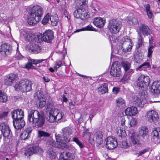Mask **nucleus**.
Masks as SVG:
<instances>
[{"mask_svg":"<svg viewBox=\"0 0 160 160\" xmlns=\"http://www.w3.org/2000/svg\"><path fill=\"white\" fill-rule=\"evenodd\" d=\"M160 122V119L159 118L157 112L153 110H151V127L153 129L151 133L153 136L152 139L160 138V128L158 126Z\"/></svg>","mask_w":160,"mask_h":160,"instance_id":"1","label":"nucleus"},{"mask_svg":"<svg viewBox=\"0 0 160 160\" xmlns=\"http://www.w3.org/2000/svg\"><path fill=\"white\" fill-rule=\"evenodd\" d=\"M45 119V117L42 112H39L37 110H32L28 113V121L38 127H41L44 125Z\"/></svg>","mask_w":160,"mask_h":160,"instance_id":"2","label":"nucleus"},{"mask_svg":"<svg viewBox=\"0 0 160 160\" xmlns=\"http://www.w3.org/2000/svg\"><path fill=\"white\" fill-rule=\"evenodd\" d=\"M43 14V10L39 6H33L30 10L28 22L30 25H34L40 21Z\"/></svg>","mask_w":160,"mask_h":160,"instance_id":"3","label":"nucleus"},{"mask_svg":"<svg viewBox=\"0 0 160 160\" xmlns=\"http://www.w3.org/2000/svg\"><path fill=\"white\" fill-rule=\"evenodd\" d=\"M148 130L147 127L144 126L140 127L138 129V135L134 132L131 134L130 139L131 142L135 146L139 145V141L138 137H142L144 138L148 135Z\"/></svg>","mask_w":160,"mask_h":160,"instance_id":"4","label":"nucleus"},{"mask_svg":"<svg viewBox=\"0 0 160 160\" xmlns=\"http://www.w3.org/2000/svg\"><path fill=\"white\" fill-rule=\"evenodd\" d=\"M62 135L59 134L55 135L57 142L61 143V142H68L70 141V136L72 134L71 129L68 127H66L62 129L61 131Z\"/></svg>","mask_w":160,"mask_h":160,"instance_id":"5","label":"nucleus"},{"mask_svg":"<svg viewBox=\"0 0 160 160\" xmlns=\"http://www.w3.org/2000/svg\"><path fill=\"white\" fill-rule=\"evenodd\" d=\"M32 83L28 80H22L18 83H17L14 86L15 90L17 91H21L22 92H28L32 89Z\"/></svg>","mask_w":160,"mask_h":160,"instance_id":"6","label":"nucleus"},{"mask_svg":"<svg viewBox=\"0 0 160 160\" xmlns=\"http://www.w3.org/2000/svg\"><path fill=\"white\" fill-rule=\"evenodd\" d=\"M150 82L149 78L148 76L142 75L138 78L137 81V88L140 90L143 91L148 86Z\"/></svg>","mask_w":160,"mask_h":160,"instance_id":"7","label":"nucleus"},{"mask_svg":"<svg viewBox=\"0 0 160 160\" xmlns=\"http://www.w3.org/2000/svg\"><path fill=\"white\" fill-rule=\"evenodd\" d=\"M121 41L122 44L121 48L124 52H127L131 50L133 44L129 37L126 36L123 37Z\"/></svg>","mask_w":160,"mask_h":160,"instance_id":"8","label":"nucleus"},{"mask_svg":"<svg viewBox=\"0 0 160 160\" xmlns=\"http://www.w3.org/2000/svg\"><path fill=\"white\" fill-rule=\"evenodd\" d=\"M121 27L122 24L120 22L113 19L110 21L108 28L112 34H115L119 32Z\"/></svg>","mask_w":160,"mask_h":160,"instance_id":"9","label":"nucleus"},{"mask_svg":"<svg viewBox=\"0 0 160 160\" xmlns=\"http://www.w3.org/2000/svg\"><path fill=\"white\" fill-rule=\"evenodd\" d=\"M102 135L101 132L98 131L95 133L90 138L89 142L92 144L96 143L97 146H99L102 143L103 140Z\"/></svg>","mask_w":160,"mask_h":160,"instance_id":"10","label":"nucleus"},{"mask_svg":"<svg viewBox=\"0 0 160 160\" xmlns=\"http://www.w3.org/2000/svg\"><path fill=\"white\" fill-rule=\"evenodd\" d=\"M43 152V149L38 145H34L27 149L24 152L25 155L29 157L33 154H40Z\"/></svg>","mask_w":160,"mask_h":160,"instance_id":"11","label":"nucleus"},{"mask_svg":"<svg viewBox=\"0 0 160 160\" xmlns=\"http://www.w3.org/2000/svg\"><path fill=\"white\" fill-rule=\"evenodd\" d=\"M43 95L42 92L38 91L35 93L34 97L37 98L36 103L38 107L42 108L45 106L46 104V99L43 98Z\"/></svg>","mask_w":160,"mask_h":160,"instance_id":"12","label":"nucleus"},{"mask_svg":"<svg viewBox=\"0 0 160 160\" xmlns=\"http://www.w3.org/2000/svg\"><path fill=\"white\" fill-rule=\"evenodd\" d=\"M151 92L155 97H158L160 93V81L154 82L151 86Z\"/></svg>","mask_w":160,"mask_h":160,"instance_id":"13","label":"nucleus"},{"mask_svg":"<svg viewBox=\"0 0 160 160\" xmlns=\"http://www.w3.org/2000/svg\"><path fill=\"white\" fill-rule=\"evenodd\" d=\"M54 106L52 104L49 102L47 104L46 109L47 113L49 112V116L46 118V119L50 122H53L56 121L55 116L53 114L52 110H53Z\"/></svg>","mask_w":160,"mask_h":160,"instance_id":"14","label":"nucleus"},{"mask_svg":"<svg viewBox=\"0 0 160 160\" xmlns=\"http://www.w3.org/2000/svg\"><path fill=\"white\" fill-rule=\"evenodd\" d=\"M106 148L109 149H113L117 147L118 143L116 139L112 137H108L106 140Z\"/></svg>","mask_w":160,"mask_h":160,"instance_id":"15","label":"nucleus"},{"mask_svg":"<svg viewBox=\"0 0 160 160\" xmlns=\"http://www.w3.org/2000/svg\"><path fill=\"white\" fill-rule=\"evenodd\" d=\"M110 73L114 77H120L122 74L121 66L117 64H112L111 66Z\"/></svg>","mask_w":160,"mask_h":160,"instance_id":"16","label":"nucleus"},{"mask_svg":"<svg viewBox=\"0 0 160 160\" xmlns=\"http://www.w3.org/2000/svg\"><path fill=\"white\" fill-rule=\"evenodd\" d=\"M75 156L74 153L69 152H63L59 153V160H74Z\"/></svg>","mask_w":160,"mask_h":160,"instance_id":"17","label":"nucleus"},{"mask_svg":"<svg viewBox=\"0 0 160 160\" xmlns=\"http://www.w3.org/2000/svg\"><path fill=\"white\" fill-rule=\"evenodd\" d=\"M17 76L14 74L11 73L5 76L4 78V83L7 86H11L14 82Z\"/></svg>","mask_w":160,"mask_h":160,"instance_id":"18","label":"nucleus"},{"mask_svg":"<svg viewBox=\"0 0 160 160\" xmlns=\"http://www.w3.org/2000/svg\"><path fill=\"white\" fill-rule=\"evenodd\" d=\"M43 41L50 42L54 38L53 33L51 30H46L42 34Z\"/></svg>","mask_w":160,"mask_h":160,"instance_id":"19","label":"nucleus"},{"mask_svg":"<svg viewBox=\"0 0 160 160\" xmlns=\"http://www.w3.org/2000/svg\"><path fill=\"white\" fill-rule=\"evenodd\" d=\"M11 114L13 120L23 119L24 117V112L21 109L14 110Z\"/></svg>","mask_w":160,"mask_h":160,"instance_id":"20","label":"nucleus"},{"mask_svg":"<svg viewBox=\"0 0 160 160\" xmlns=\"http://www.w3.org/2000/svg\"><path fill=\"white\" fill-rule=\"evenodd\" d=\"M1 133L5 138H8L10 135V131L9 127L5 123H2L1 125Z\"/></svg>","mask_w":160,"mask_h":160,"instance_id":"21","label":"nucleus"},{"mask_svg":"<svg viewBox=\"0 0 160 160\" xmlns=\"http://www.w3.org/2000/svg\"><path fill=\"white\" fill-rule=\"evenodd\" d=\"M13 123L14 127L17 129H21L25 124V122L22 119L13 120Z\"/></svg>","mask_w":160,"mask_h":160,"instance_id":"22","label":"nucleus"},{"mask_svg":"<svg viewBox=\"0 0 160 160\" xmlns=\"http://www.w3.org/2000/svg\"><path fill=\"white\" fill-rule=\"evenodd\" d=\"M105 23V19L100 17L94 18L93 21L94 24L99 28L103 27Z\"/></svg>","mask_w":160,"mask_h":160,"instance_id":"23","label":"nucleus"},{"mask_svg":"<svg viewBox=\"0 0 160 160\" xmlns=\"http://www.w3.org/2000/svg\"><path fill=\"white\" fill-rule=\"evenodd\" d=\"M66 142H61V146L59 147V149H63L66 148L67 150L71 152H72L71 153L74 154L76 152V150L75 148L73 146L70 144H67L66 143Z\"/></svg>","mask_w":160,"mask_h":160,"instance_id":"24","label":"nucleus"},{"mask_svg":"<svg viewBox=\"0 0 160 160\" xmlns=\"http://www.w3.org/2000/svg\"><path fill=\"white\" fill-rule=\"evenodd\" d=\"M125 114L130 116H135L138 112L137 108L135 107H131L128 108L125 111Z\"/></svg>","mask_w":160,"mask_h":160,"instance_id":"25","label":"nucleus"},{"mask_svg":"<svg viewBox=\"0 0 160 160\" xmlns=\"http://www.w3.org/2000/svg\"><path fill=\"white\" fill-rule=\"evenodd\" d=\"M47 59H29V62L26 64L25 68L27 69H30L32 66V64L36 65L46 60Z\"/></svg>","mask_w":160,"mask_h":160,"instance_id":"26","label":"nucleus"},{"mask_svg":"<svg viewBox=\"0 0 160 160\" xmlns=\"http://www.w3.org/2000/svg\"><path fill=\"white\" fill-rule=\"evenodd\" d=\"M32 128L30 127L27 128L22 133L21 138L22 140H26L28 139L30 137Z\"/></svg>","mask_w":160,"mask_h":160,"instance_id":"27","label":"nucleus"},{"mask_svg":"<svg viewBox=\"0 0 160 160\" xmlns=\"http://www.w3.org/2000/svg\"><path fill=\"white\" fill-rule=\"evenodd\" d=\"M140 32L144 36H148L150 34L149 31V28L148 27L144 24H142L139 27Z\"/></svg>","mask_w":160,"mask_h":160,"instance_id":"28","label":"nucleus"},{"mask_svg":"<svg viewBox=\"0 0 160 160\" xmlns=\"http://www.w3.org/2000/svg\"><path fill=\"white\" fill-rule=\"evenodd\" d=\"M30 49L34 54H38L41 52L40 47L36 44L32 43L30 45Z\"/></svg>","mask_w":160,"mask_h":160,"instance_id":"29","label":"nucleus"},{"mask_svg":"<svg viewBox=\"0 0 160 160\" xmlns=\"http://www.w3.org/2000/svg\"><path fill=\"white\" fill-rule=\"evenodd\" d=\"M52 112L53 114L55 116L56 120H57L58 121L61 120L64 116L63 113L58 109L53 108Z\"/></svg>","mask_w":160,"mask_h":160,"instance_id":"30","label":"nucleus"},{"mask_svg":"<svg viewBox=\"0 0 160 160\" xmlns=\"http://www.w3.org/2000/svg\"><path fill=\"white\" fill-rule=\"evenodd\" d=\"M31 38V40L32 42L40 43L43 41L42 35L41 33H38L36 35H32Z\"/></svg>","mask_w":160,"mask_h":160,"instance_id":"31","label":"nucleus"},{"mask_svg":"<svg viewBox=\"0 0 160 160\" xmlns=\"http://www.w3.org/2000/svg\"><path fill=\"white\" fill-rule=\"evenodd\" d=\"M88 2L86 0H76V8H85Z\"/></svg>","mask_w":160,"mask_h":160,"instance_id":"32","label":"nucleus"},{"mask_svg":"<svg viewBox=\"0 0 160 160\" xmlns=\"http://www.w3.org/2000/svg\"><path fill=\"white\" fill-rule=\"evenodd\" d=\"M116 105L120 108H123L125 106V101L122 98H119L116 100Z\"/></svg>","mask_w":160,"mask_h":160,"instance_id":"33","label":"nucleus"},{"mask_svg":"<svg viewBox=\"0 0 160 160\" xmlns=\"http://www.w3.org/2000/svg\"><path fill=\"white\" fill-rule=\"evenodd\" d=\"M108 84L106 83L102 84L98 88V91L100 92L102 94L106 93L108 91Z\"/></svg>","mask_w":160,"mask_h":160,"instance_id":"34","label":"nucleus"},{"mask_svg":"<svg viewBox=\"0 0 160 160\" xmlns=\"http://www.w3.org/2000/svg\"><path fill=\"white\" fill-rule=\"evenodd\" d=\"M125 71V73L123 78L125 80H126L130 78L131 74L134 72V71L133 70L129 68Z\"/></svg>","mask_w":160,"mask_h":160,"instance_id":"35","label":"nucleus"},{"mask_svg":"<svg viewBox=\"0 0 160 160\" xmlns=\"http://www.w3.org/2000/svg\"><path fill=\"white\" fill-rule=\"evenodd\" d=\"M47 144L50 145L51 146L55 147H57L59 148V146L61 145V143H56L52 139H49L47 140Z\"/></svg>","mask_w":160,"mask_h":160,"instance_id":"36","label":"nucleus"},{"mask_svg":"<svg viewBox=\"0 0 160 160\" xmlns=\"http://www.w3.org/2000/svg\"><path fill=\"white\" fill-rule=\"evenodd\" d=\"M133 100L136 105L141 107L143 106V104L142 103L141 100L137 96H134L133 97Z\"/></svg>","mask_w":160,"mask_h":160,"instance_id":"37","label":"nucleus"},{"mask_svg":"<svg viewBox=\"0 0 160 160\" xmlns=\"http://www.w3.org/2000/svg\"><path fill=\"white\" fill-rule=\"evenodd\" d=\"M10 46L6 43H3L1 45L0 52L2 53V52H4V54H6L7 52H9V50Z\"/></svg>","mask_w":160,"mask_h":160,"instance_id":"38","label":"nucleus"},{"mask_svg":"<svg viewBox=\"0 0 160 160\" xmlns=\"http://www.w3.org/2000/svg\"><path fill=\"white\" fill-rule=\"evenodd\" d=\"M150 64L148 62H145L141 65H140L136 69L137 71H141L142 70H145V69L149 67Z\"/></svg>","mask_w":160,"mask_h":160,"instance_id":"39","label":"nucleus"},{"mask_svg":"<svg viewBox=\"0 0 160 160\" xmlns=\"http://www.w3.org/2000/svg\"><path fill=\"white\" fill-rule=\"evenodd\" d=\"M76 10L75 11L73 14L75 17L79 18L81 17L82 8H76Z\"/></svg>","mask_w":160,"mask_h":160,"instance_id":"40","label":"nucleus"},{"mask_svg":"<svg viewBox=\"0 0 160 160\" xmlns=\"http://www.w3.org/2000/svg\"><path fill=\"white\" fill-rule=\"evenodd\" d=\"M72 141L75 142L81 148H83L84 147L83 143L81 142L77 137H74L72 139Z\"/></svg>","mask_w":160,"mask_h":160,"instance_id":"41","label":"nucleus"},{"mask_svg":"<svg viewBox=\"0 0 160 160\" xmlns=\"http://www.w3.org/2000/svg\"><path fill=\"white\" fill-rule=\"evenodd\" d=\"M128 19L129 21V23L132 25L137 24L138 23V21L137 18L134 17H128Z\"/></svg>","mask_w":160,"mask_h":160,"instance_id":"42","label":"nucleus"},{"mask_svg":"<svg viewBox=\"0 0 160 160\" xmlns=\"http://www.w3.org/2000/svg\"><path fill=\"white\" fill-rule=\"evenodd\" d=\"M95 29L93 28L92 26L91 25H89L86 27H85L84 28L78 29L75 32H78L80 31L83 30H88V31H95Z\"/></svg>","mask_w":160,"mask_h":160,"instance_id":"43","label":"nucleus"},{"mask_svg":"<svg viewBox=\"0 0 160 160\" xmlns=\"http://www.w3.org/2000/svg\"><path fill=\"white\" fill-rule=\"evenodd\" d=\"M48 157L51 159H54L55 158V153L53 151L52 148H50L47 152Z\"/></svg>","mask_w":160,"mask_h":160,"instance_id":"44","label":"nucleus"},{"mask_svg":"<svg viewBox=\"0 0 160 160\" xmlns=\"http://www.w3.org/2000/svg\"><path fill=\"white\" fill-rule=\"evenodd\" d=\"M38 136L40 137H47L50 136V134L48 132L42 131H38Z\"/></svg>","mask_w":160,"mask_h":160,"instance_id":"45","label":"nucleus"},{"mask_svg":"<svg viewBox=\"0 0 160 160\" xmlns=\"http://www.w3.org/2000/svg\"><path fill=\"white\" fill-rule=\"evenodd\" d=\"M82 137L84 138L87 139H89V140H90V138L91 137V132L88 129L84 130L82 132Z\"/></svg>","mask_w":160,"mask_h":160,"instance_id":"46","label":"nucleus"},{"mask_svg":"<svg viewBox=\"0 0 160 160\" xmlns=\"http://www.w3.org/2000/svg\"><path fill=\"white\" fill-rule=\"evenodd\" d=\"M121 65L124 68V70H127V69L130 68L131 67L130 63L127 61H123L121 62Z\"/></svg>","mask_w":160,"mask_h":160,"instance_id":"47","label":"nucleus"},{"mask_svg":"<svg viewBox=\"0 0 160 160\" xmlns=\"http://www.w3.org/2000/svg\"><path fill=\"white\" fill-rule=\"evenodd\" d=\"M49 19L52 26H56L57 25L58 21L56 17L51 16L50 18L49 17Z\"/></svg>","mask_w":160,"mask_h":160,"instance_id":"48","label":"nucleus"},{"mask_svg":"<svg viewBox=\"0 0 160 160\" xmlns=\"http://www.w3.org/2000/svg\"><path fill=\"white\" fill-rule=\"evenodd\" d=\"M117 133L118 136L121 138L125 137L126 135V132L124 130L120 128L117 131Z\"/></svg>","mask_w":160,"mask_h":160,"instance_id":"49","label":"nucleus"},{"mask_svg":"<svg viewBox=\"0 0 160 160\" xmlns=\"http://www.w3.org/2000/svg\"><path fill=\"white\" fill-rule=\"evenodd\" d=\"M137 123V119L133 117L129 121L128 124L129 127H133L135 126Z\"/></svg>","mask_w":160,"mask_h":160,"instance_id":"50","label":"nucleus"},{"mask_svg":"<svg viewBox=\"0 0 160 160\" xmlns=\"http://www.w3.org/2000/svg\"><path fill=\"white\" fill-rule=\"evenodd\" d=\"M85 8H82V12L81 13V16L80 18L82 19L84 18H87L88 17V12Z\"/></svg>","mask_w":160,"mask_h":160,"instance_id":"51","label":"nucleus"},{"mask_svg":"<svg viewBox=\"0 0 160 160\" xmlns=\"http://www.w3.org/2000/svg\"><path fill=\"white\" fill-rule=\"evenodd\" d=\"M7 100V96L0 91V101L2 102H5Z\"/></svg>","mask_w":160,"mask_h":160,"instance_id":"52","label":"nucleus"},{"mask_svg":"<svg viewBox=\"0 0 160 160\" xmlns=\"http://www.w3.org/2000/svg\"><path fill=\"white\" fill-rule=\"evenodd\" d=\"M49 15L48 14H47L44 18L42 20V22L43 25L46 24L49 21Z\"/></svg>","mask_w":160,"mask_h":160,"instance_id":"53","label":"nucleus"},{"mask_svg":"<svg viewBox=\"0 0 160 160\" xmlns=\"http://www.w3.org/2000/svg\"><path fill=\"white\" fill-rule=\"evenodd\" d=\"M135 59V61L137 62H140L142 59V55H138V54H136L134 55Z\"/></svg>","mask_w":160,"mask_h":160,"instance_id":"54","label":"nucleus"},{"mask_svg":"<svg viewBox=\"0 0 160 160\" xmlns=\"http://www.w3.org/2000/svg\"><path fill=\"white\" fill-rule=\"evenodd\" d=\"M138 48L140 47L142 44V37L140 33H138Z\"/></svg>","mask_w":160,"mask_h":160,"instance_id":"55","label":"nucleus"},{"mask_svg":"<svg viewBox=\"0 0 160 160\" xmlns=\"http://www.w3.org/2000/svg\"><path fill=\"white\" fill-rule=\"evenodd\" d=\"M62 62L61 61H58L56 62L54 67V69L56 70H57L62 65Z\"/></svg>","mask_w":160,"mask_h":160,"instance_id":"56","label":"nucleus"},{"mask_svg":"<svg viewBox=\"0 0 160 160\" xmlns=\"http://www.w3.org/2000/svg\"><path fill=\"white\" fill-rule=\"evenodd\" d=\"M130 138L129 139V140H130ZM129 141L130 142V140H129ZM131 143V144H128L126 142V141H124L122 142V148H128L129 147H130V144H133L132 143Z\"/></svg>","mask_w":160,"mask_h":160,"instance_id":"57","label":"nucleus"},{"mask_svg":"<svg viewBox=\"0 0 160 160\" xmlns=\"http://www.w3.org/2000/svg\"><path fill=\"white\" fill-rule=\"evenodd\" d=\"M145 11L146 12L149 18H150V5L148 4L147 5Z\"/></svg>","mask_w":160,"mask_h":160,"instance_id":"58","label":"nucleus"},{"mask_svg":"<svg viewBox=\"0 0 160 160\" xmlns=\"http://www.w3.org/2000/svg\"><path fill=\"white\" fill-rule=\"evenodd\" d=\"M120 91V88L117 87H115L113 88L112 90V92L113 94L116 95Z\"/></svg>","mask_w":160,"mask_h":160,"instance_id":"59","label":"nucleus"},{"mask_svg":"<svg viewBox=\"0 0 160 160\" xmlns=\"http://www.w3.org/2000/svg\"><path fill=\"white\" fill-rule=\"evenodd\" d=\"M145 120L149 121L150 120V111H148L147 112L145 115Z\"/></svg>","mask_w":160,"mask_h":160,"instance_id":"60","label":"nucleus"},{"mask_svg":"<svg viewBox=\"0 0 160 160\" xmlns=\"http://www.w3.org/2000/svg\"><path fill=\"white\" fill-rule=\"evenodd\" d=\"M8 114L7 112H4L0 114V118H2L6 117Z\"/></svg>","mask_w":160,"mask_h":160,"instance_id":"61","label":"nucleus"},{"mask_svg":"<svg viewBox=\"0 0 160 160\" xmlns=\"http://www.w3.org/2000/svg\"><path fill=\"white\" fill-rule=\"evenodd\" d=\"M66 97V96L64 94L62 95V101L63 102H67L68 101V99H67V98Z\"/></svg>","mask_w":160,"mask_h":160,"instance_id":"62","label":"nucleus"},{"mask_svg":"<svg viewBox=\"0 0 160 160\" xmlns=\"http://www.w3.org/2000/svg\"><path fill=\"white\" fill-rule=\"evenodd\" d=\"M125 118H122L121 119V125L124 128H125Z\"/></svg>","mask_w":160,"mask_h":160,"instance_id":"63","label":"nucleus"},{"mask_svg":"<svg viewBox=\"0 0 160 160\" xmlns=\"http://www.w3.org/2000/svg\"><path fill=\"white\" fill-rule=\"evenodd\" d=\"M43 79L44 81L46 82H48L49 81L50 79L47 77L44 76L43 77Z\"/></svg>","mask_w":160,"mask_h":160,"instance_id":"64","label":"nucleus"}]
</instances>
